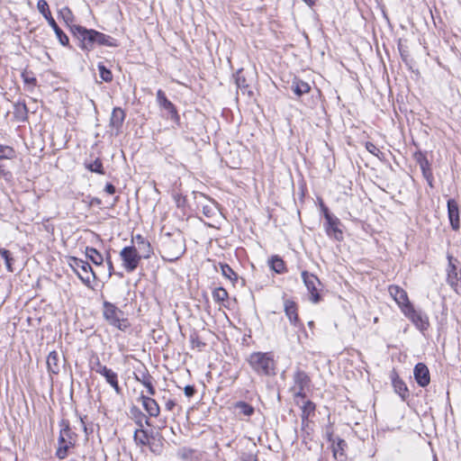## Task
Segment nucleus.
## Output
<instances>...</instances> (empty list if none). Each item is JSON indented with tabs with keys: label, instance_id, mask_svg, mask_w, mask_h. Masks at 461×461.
<instances>
[{
	"label": "nucleus",
	"instance_id": "nucleus-26",
	"mask_svg": "<svg viewBox=\"0 0 461 461\" xmlns=\"http://www.w3.org/2000/svg\"><path fill=\"white\" fill-rule=\"evenodd\" d=\"M86 256L95 265L100 266L104 262V257L102 256V254L94 248L86 247Z\"/></svg>",
	"mask_w": 461,
	"mask_h": 461
},
{
	"label": "nucleus",
	"instance_id": "nucleus-9",
	"mask_svg": "<svg viewBox=\"0 0 461 461\" xmlns=\"http://www.w3.org/2000/svg\"><path fill=\"white\" fill-rule=\"evenodd\" d=\"M420 330H425L429 327V319L426 314L417 311L412 304L402 312Z\"/></svg>",
	"mask_w": 461,
	"mask_h": 461
},
{
	"label": "nucleus",
	"instance_id": "nucleus-2",
	"mask_svg": "<svg viewBox=\"0 0 461 461\" xmlns=\"http://www.w3.org/2000/svg\"><path fill=\"white\" fill-rule=\"evenodd\" d=\"M73 32L81 40L83 48L86 50L92 49L95 43L99 45H112L109 36L95 30H87L82 26H74Z\"/></svg>",
	"mask_w": 461,
	"mask_h": 461
},
{
	"label": "nucleus",
	"instance_id": "nucleus-57",
	"mask_svg": "<svg viewBox=\"0 0 461 461\" xmlns=\"http://www.w3.org/2000/svg\"><path fill=\"white\" fill-rule=\"evenodd\" d=\"M433 461H438V459H437V457H436V456L434 457V460H433Z\"/></svg>",
	"mask_w": 461,
	"mask_h": 461
},
{
	"label": "nucleus",
	"instance_id": "nucleus-45",
	"mask_svg": "<svg viewBox=\"0 0 461 461\" xmlns=\"http://www.w3.org/2000/svg\"><path fill=\"white\" fill-rule=\"evenodd\" d=\"M105 192L109 194H113L115 193V187L112 184H107L105 185Z\"/></svg>",
	"mask_w": 461,
	"mask_h": 461
},
{
	"label": "nucleus",
	"instance_id": "nucleus-46",
	"mask_svg": "<svg viewBox=\"0 0 461 461\" xmlns=\"http://www.w3.org/2000/svg\"><path fill=\"white\" fill-rule=\"evenodd\" d=\"M185 202V198H183V197H181V196H179V197H177V198H176V197L175 196V203H176V205H177L178 207H180V206L184 205Z\"/></svg>",
	"mask_w": 461,
	"mask_h": 461
},
{
	"label": "nucleus",
	"instance_id": "nucleus-52",
	"mask_svg": "<svg viewBox=\"0 0 461 461\" xmlns=\"http://www.w3.org/2000/svg\"><path fill=\"white\" fill-rule=\"evenodd\" d=\"M25 81H26L27 83H35L36 79H35V78H33V77H32V78H25Z\"/></svg>",
	"mask_w": 461,
	"mask_h": 461
},
{
	"label": "nucleus",
	"instance_id": "nucleus-18",
	"mask_svg": "<svg viewBox=\"0 0 461 461\" xmlns=\"http://www.w3.org/2000/svg\"><path fill=\"white\" fill-rule=\"evenodd\" d=\"M311 379L308 375L301 370H298L294 375V386L296 389H305L309 387Z\"/></svg>",
	"mask_w": 461,
	"mask_h": 461
},
{
	"label": "nucleus",
	"instance_id": "nucleus-40",
	"mask_svg": "<svg viewBox=\"0 0 461 461\" xmlns=\"http://www.w3.org/2000/svg\"><path fill=\"white\" fill-rule=\"evenodd\" d=\"M315 405L311 401L305 402L303 407V418H307L312 412L314 411Z\"/></svg>",
	"mask_w": 461,
	"mask_h": 461
},
{
	"label": "nucleus",
	"instance_id": "nucleus-33",
	"mask_svg": "<svg viewBox=\"0 0 461 461\" xmlns=\"http://www.w3.org/2000/svg\"><path fill=\"white\" fill-rule=\"evenodd\" d=\"M14 150L9 146L0 144V159H11L14 157Z\"/></svg>",
	"mask_w": 461,
	"mask_h": 461
},
{
	"label": "nucleus",
	"instance_id": "nucleus-17",
	"mask_svg": "<svg viewBox=\"0 0 461 461\" xmlns=\"http://www.w3.org/2000/svg\"><path fill=\"white\" fill-rule=\"evenodd\" d=\"M140 400L143 408L150 416H157L159 413V407L156 401L145 395L144 392L141 393Z\"/></svg>",
	"mask_w": 461,
	"mask_h": 461
},
{
	"label": "nucleus",
	"instance_id": "nucleus-43",
	"mask_svg": "<svg viewBox=\"0 0 461 461\" xmlns=\"http://www.w3.org/2000/svg\"><path fill=\"white\" fill-rule=\"evenodd\" d=\"M184 392H185V394L190 398L194 395L195 390H194V387L193 385H186L184 387Z\"/></svg>",
	"mask_w": 461,
	"mask_h": 461
},
{
	"label": "nucleus",
	"instance_id": "nucleus-42",
	"mask_svg": "<svg viewBox=\"0 0 461 461\" xmlns=\"http://www.w3.org/2000/svg\"><path fill=\"white\" fill-rule=\"evenodd\" d=\"M241 461H258L257 455L253 452L243 453L240 456Z\"/></svg>",
	"mask_w": 461,
	"mask_h": 461
},
{
	"label": "nucleus",
	"instance_id": "nucleus-1",
	"mask_svg": "<svg viewBox=\"0 0 461 461\" xmlns=\"http://www.w3.org/2000/svg\"><path fill=\"white\" fill-rule=\"evenodd\" d=\"M248 362L258 375H271L275 374L276 362L270 352H254L249 355Z\"/></svg>",
	"mask_w": 461,
	"mask_h": 461
},
{
	"label": "nucleus",
	"instance_id": "nucleus-28",
	"mask_svg": "<svg viewBox=\"0 0 461 461\" xmlns=\"http://www.w3.org/2000/svg\"><path fill=\"white\" fill-rule=\"evenodd\" d=\"M50 25L54 30L55 34L60 44H62L63 46H68L69 42L68 37L61 31V29L58 26L54 19H50Z\"/></svg>",
	"mask_w": 461,
	"mask_h": 461
},
{
	"label": "nucleus",
	"instance_id": "nucleus-56",
	"mask_svg": "<svg viewBox=\"0 0 461 461\" xmlns=\"http://www.w3.org/2000/svg\"><path fill=\"white\" fill-rule=\"evenodd\" d=\"M312 324H313V322H312V321H310V322H309V325H310V326H312Z\"/></svg>",
	"mask_w": 461,
	"mask_h": 461
},
{
	"label": "nucleus",
	"instance_id": "nucleus-8",
	"mask_svg": "<svg viewBox=\"0 0 461 461\" xmlns=\"http://www.w3.org/2000/svg\"><path fill=\"white\" fill-rule=\"evenodd\" d=\"M322 210L326 220L325 230L327 235L337 240H341L343 239V232L339 228L340 221L336 216L330 214L327 207L322 206Z\"/></svg>",
	"mask_w": 461,
	"mask_h": 461
},
{
	"label": "nucleus",
	"instance_id": "nucleus-27",
	"mask_svg": "<svg viewBox=\"0 0 461 461\" xmlns=\"http://www.w3.org/2000/svg\"><path fill=\"white\" fill-rule=\"evenodd\" d=\"M136 379L140 381L146 388L148 394H154V388L151 382V377L146 373H140L135 375Z\"/></svg>",
	"mask_w": 461,
	"mask_h": 461
},
{
	"label": "nucleus",
	"instance_id": "nucleus-5",
	"mask_svg": "<svg viewBox=\"0 0 461 461\" xmlns=\"http://www.w3.org/2000/svg\"><path fill=\"white\" fill-rule=\"evenodd\" d=\"M447 282L451 288L461 294V270L458 269L459 261L451 255H447Z\"/></svg>",
	"mask_w": 461,
	"mask_h": 461
},
{
	"label": "nucleus",
	"instance_id": "nucleus-32",
	"mask_svg": "<svg viewBox=\"0 0 461 461\" xmlns=\"http://www.w3.org/2000/svg\"><path fill=\"white\" fill-rule=\"evenodd\" d=\"M59 17L68 24L70 25L74 21V16L68 7H63L59 12Z\"/></svg>",
	"mask_w": 461,
	"mask_h": 461
},
{
	"label": "nucleus",
	"instance_id": "nucleus-24",
	"mask_svg": "<svg viewBox=\"0 0 461 461\" xmlns=\"http://www.w3.org/2000/svg\"><path fill=\"white\" fill-rule=\"evenodd\" d=\"M14 117L20 121V122H24L27 120V117H28V110H27V107H26V104L24 103H16L14 104Z\"/></svg>",
	"mask_w": 461,
	"mask_h": 461
},
{
	"label": "nucleus",
	"instance_id": "nucleus-7",
	"mask_svg": "<svg viewBox=\"0 0 461 461\" xmlns=\"http://www.w3.org/2000/svg\"><path fill=\"white\" fill-rule=\"evenodd\" d=\"M92 370L104 376L107 384L114 389L117 394L122 393V388L118 382V375L114 371L108 368L106 366L102 365L98 359L93 364Z\"/></svg>",
	"mask_w": 461,
	"mask_h": 461
},
{
	"label": "nucleus",
	"instance_id": "nucleus-39",
	"mask_svg": "<svg viewBox=\"0 0 461 461\" xmlns=\"http://www.w3.org/2000/svg\"><path fill=\"white\" fill-rule=\"evenodd\" d=\"M157 99L160 105L164 106L166 109L171 108V103L167 99L163 91L158 90L157 93Z\"/></svg>",
	"mask_w": 461,
	"mask_h": 461
},
{
	"label": "nucleus",
	"instance_id": "nucleus-51",
	"mask_svg": "<svg viewBox=\"0 0 461 461\" xmlns=\"http://www.w3.org/2000/svg\"><path fill=\"white\" fill-rule=\"evenodd\" d=\"M307 5H312L315 3V0H303Z\"/></svg>",
	"mask_w": 461,
	"mask_h": 461
},
{
	"label": "nucleus",
	"instance_id": "nucleus-16",
	"mask_svg": "<svg viewBox=\"0 0 461 461\" xmlns=\"http://www.w3.org/2000/svg\"><path fill=\"white\" fill-rule=\"evenodd\" d=\"M447 212L448 218L451 223L453 230H458L460 227L459 222V210L458 204L454 199H449L447 201Z\"/></svg>",
	"mask_w": 461,
	"mask_h": 461
},
{
	"label": "nucleus",
	"instance_id": "nucleus-37",
	"mask_svg": "<svg viewBox=\"0 0 461 461\" xmlns=\"http://www.w3.org/2000/svg\"><path fill=\"white\" fill-rule=\"evenodd\" d=\"M86 167L92 171V172H95V173H98V174H104V171H103V164L101 162L100 159H95L94 162L88 164L86 166Z\"/></svg>",
	"mask_w": 461,
	"mask_h": 461
},
{
	"label": "nucleus",
	"instance_id": "nucleus-14",
	"mask_svg": "<svg viewBox=\"0 0 461 461\" xmlns=\"http://www.w3.org/2000/svg\"><path fill=\"white\" fill-rule=\"evenodd\" d=\"M69 433L70 430L68 425L60 430L59 438V447L56 452V455L59 459H64L68 455V448L73 446V443L66 438V437H69Z\"/></svg>",
	"mask_w": 461,
	"mask_h": 461
},
{
	"label": "nucleus",
	"instance_id": "nucleus-25",
	"mask_svg": "<svg viewBox=\"0 0 461 461\" xmlns=\"http://www.w3.org/2000/svg\"><path fill=\"white\" fill-rule=\"evenodd\" d=\"M333 457L338 459L339 456H344V451L347 447V443L344 439L337 438V440H333L331 443Z\"/></svg>",
	"mask_w": 461,
	"mask_h": 461
},
{
	"label": "nucleus",
	"instance_id": "nucleus-54",
	"mask_svg": "<svg viewBox=\"0 0 461 461\" xmlns=\"http://www.w3.org/2000/svg\"><path fill=\"white\" fill-rule=\"evenodd\" d=\"M0 174H4V170L2 169L1 166H0Z\"/></svg>",
	"mask_w": 461,
	"mask_h": 461
},
{
	"label": "nucleus",
	"instance_id": "nucleus-49",
	"mask_svg": "<svg viewBox=\"0 0 461 461\" xmlns=\"http://www.w3.org/2000/svg\"><path fill=\"white\" fill-rule=\"evenodd\" d=\"M327 438L330 443H333V440H337V438H333V434L330 431L327 432Z\"/></svg>",
	"mask_w": 461,
	"mask_h": 461
},
{
	"label": "nucleus",
	"instance_id": "nucleus-36",
	"mask_svg": "<svg viewBox=\"0 0 461 461\" xmlns=\"http://www.w3.org/2000/svg\"><path fill=\"white\" fill-rule=\"evenodd\" d=\"M365 146L368 152L377 157L378 158L381 159L384 157V153L374 143L367 141L366 142Z\"/></svg>",
	"mask_w": 461,
	"mask_h": 461
},
{
	"label": "nucleus",
	"instance_id": "nucleus-55",
	"mask_svg": "<svg viewBox=\"0 0 461 461\" xmlns=\"http://www.w3.org/2000/svg\"><path fill=\"white\" fill-rule=\"evenodd\" d=\"M374 321H375V322H377V321H378V318H377V317H376V318H375Z\"/></svg>",
	"mask_w": 461,
	"mask_h": 461
},
{
	"label": "nucleus",
	"instance_id": "nucleus-15",
	"mask_svg": "<svg viewBox=\"0 0 461 461\" xmlns=\"http://www.w3.org/2000/svg\"><path fill=\"white\" fill-rule=\"evenodd\" d=\"M414 377L419 385L425 387L429 384V372L426 365L418 363L414 367Z\"/></svg>",
	"mask_w": 461,
	"mask_h": 461
},
{
	"label": "nucleus",
	"instance_id": "nucleus-21",
	"mask_svg": "<svg viewBox=\"0 0 461 461\" xmlns=\"http://www.w3.org/2000/svg\"><path fill=\"white\" fill-rule=\"evenodd\" d=\"M292 91L297 95L301 96L304 94H307L311 90V86L308 83L300 80L298 78H294L292 82L291 86Z\"/></svg>",
	"mask_w": 461,
	"mask_h": 461
},
{
	"label": "nucleus",
	"instance_id": "nucleus-22",
	"mask_svg": "<svg viewBox=\"0 0 461 461\" xmlns=\"http://www.w3.org/2000/svg\"><path fill=\"white\" fill-rule=\"evenodd\" d=\"M47 366L50 372L58 374L60 370L59 357L56 351H51L47 357Z\"/></svg>",
	"mask_w": 461,
	"mask_h": 461
},
{
	"label": "nucleus",
	"instance_id": "nucleus-34",
	"mask_svg": "<svg viewBox=\"0 0 461 461\" xmlns=\"http://www.w3.org/2000/svg\"><path fill=\"white\" fill-rule=\"evenodd\" d=\"M221 274L228 279L234 281L237 279L236 273L227 264L221 265Z\"/></svg>",
	"mask_w": 461,
	"mask_h": 461
},
{
	"label": "nucleus",
	"instance_id": "nucleus-4",
	"mask_svg": "<svg viewBox=\"0 0 461 461\" xmlns=\"http://www.w3.org/2000/svg\"><path fill=\"white\" fill-rule=\"evenodd\" d=\"M68 264L79 279L86 285L90 286L92 282L95 279V275L89 263L83 259L71 257Z\"/></svg>",
	"mask_w": 461,
	"mask_h": 461
},
{
	"label": "nucleus",
	"instance_id": "nucleus-20",
	"mask_svg": "<svg viewBox=\"0 0 461 461\" xmlns=\"http://www.w3.org/2000/svg\"><path fill=\"white\" fill-rule=\"evenodd\" d=\"M145 420V422L148 423L147 420L143 417L141 420H140L138 421L139 423V426L140 427V429H137L134 432V440L137 444L139 445H141V446H145L147 444H149V435L147 434V432L142 429L143 428V424H142V420Z\"/></svg>",
	"mask_w": 461,
	"mask_h": 461
},
{
	"label": "nucleus",
	"instance_id": "nucleus-10",
	"mask_svg": "<svg viewBox=\"0 0 461 461\" xmlns=\"http://www.w3.org/2000/svg\"><path fill=\"white\" fill-rule=\"evenodd\" d=\"M302 277L307 290L311 294V301L314 303H317L320 301L318 287L321 285V282L319 278L307 271L302 272Z\"/></svg>",
	"mask_w": 461,
	"mask_h": 461
},
{
	"label": "nucleus",
	"instance_id": "nucleus-30",
	"mask_svg": "<svg viewBox=\"0 0 461 461\" xmlns=\"http://www.w3.org/2000/svg\"><path fill=\"white\" fill-rule=\"evenodd\" d=\"M0 256L4 258L8 272H14L13 264L14 258L11 252L5 249H0Z\"/></svg>",
	"mask_w": 461,
	"mask_h": 461
},
{
	"label": "nucleus",
	"instance_id": "nucleus-31",
	"mask_svg": "<svg viewBox=\"0 0 461 461\" xmlns=\"http://www.w3.org/2000/svg\"><path fill=\"white\" fill-rule=\"evenodd\" d=\"M270 267L275 272L278 274L283 273L285 268L284 261L278 257H273L271 258Z\"/></svg>",
	"mask_w": 461,
	"mask_h": 461
},
{
	"label": "nucleus",
	"instance_id": "nucleus-12",
	"mask_svg": "<svg viewBox=\"0 0 461 461\" xmlns=\"http://www.w3.org/2000/svg\"><path fill=\"white\" fill-rule=\"evenodd\" d=\"M124 120V111L120 107L113 108L109 123L111 134L117 136L120 133Z\"/></svg>",
	"mask_w": 461,
	"mask_h": 461
},
{
	"label": "nucleus",
	"instance_id": "nucleus-23",
	"mask_svg": "<svg viewBox=\"0 0 461 461\" xmlns=\"http://www.w3.org/2000/svg\"><path fill=\"white\" fill-rule=\"evenodd\" d=\"M234 409L239 416L250 417L254 413V408L245 402H238L234 405Z\"/></svg>",
	"mask_w": 461,
	"mask_h": 461
},
{
	"label": "nucleus",
	"instance_id": "nucleus-6",
	"mask_svg": "<svg viewBox=\"0 0 461 461\" xmlns=\"http://www.w3.org/2000/svg\"><path fill=\"white\" fill-rule=\"evenodd\" d=\"M120 258L122 262V267L128 272H133L139 266L141 258H143L135 247H125L120 252Z\"/></svg>",
	"mask_w": 461,
	"mask_h": 461
},
{
	"label": "nucleus",
	"instance_id": "nucleus-50",
	"mask_svg": "<svg viewBox=\"0 0 461 461\" xmlns=\"http://www.w3.org/2000/svg\"><path fill=\"white\" fill-rule=\"evenodd\" d=\"M44 18L48 21L50 23V19H53V17L50 14V12H49V14H43Z\"/></svg>",
	"mask_w": 461,
	"mask_h": 461
},
{
	"label": "nucleus",
	"instance_id": "nucleus-44",
	"mask_svg": "<svg viewBox=\"0 0 461 461\" xmlns=\"http://www.w3.org/2000/svg\"><path fill=\"white\" fill-rule=\"evenodd\" d=\"M292 390H293L294 395L295 397H301V398L305 397V393H304L305 389H296L295 387H293Z\"/></svg>",
	"mask_w": 461,
	"mask_h": 461
},
{
	"label": "nucleus",
	"instance_id": "nucleus-19",
	"mask_svg": "<svg viewBox=\"0 0 461 461\" xmlns=\"http://www.w3.org/2000/svg\"><path fill=\"white\" fill-rule=\"evenodd\" d=\"M284 306L285 314L288 317L290 322L294 325H296L298 322V314L295 303L290 300H285Z\"/></svg>",
	"mask_w": 461,
	"mask_h": 461
},
{
	"label": "nucleus",
	"instance_id": "nucleus-53",
	"mask_svg": "<svg viewBox=\"0 0 461 461\" xmlns=\"http://www.w3.org/2000/svg\"><path fill=\"white\" fill-rule=\"evenodd\" d=\"M180 254H183L185 252V244L182 242L181 248H180Z\"/></svg>",
	"mask_w": 461,
	"mask_h": 461
},
{
	"label": "nucleus",
	"instance_id": "nucleus-11",
	"mask_svg": "<svg viewBox=\"0 0 461 461\" xmlns=\"http://www.w3.org/2000/svg\"><path fill=\"white\" fill-rule=\"evenodd\" d=\"M388 292L402 312L411 304L407 293L400 286L393 285H390L388 287Z\"/></svg>",
	"mask_w": 461,
	"mask_h": 461
},
{
	"label": "nucleus",
	"instance_id": "nucleus-41",
	"mask_svg": "<svg viewBox=\"0 0 461 461\" xmlns=\"http://www.w3.org/2000/svg\"><path fill=\"white\" fill-rule=\"evenodd\" d=\"M39 12L43 14H49V5L45 0H39L37 3Z\"/></svg>",
	"mask_w": 461,
	"mask_h": 461
},
{
	"label": "nucleus",
	"instance_id": "nucleus-13",
	"mask_svg": "<svg viewBox=\"0 0 461 461\" xmlns=\"http://www.w3.org/2000/svg\"><path fill=\"white\" fill-rule=\"evenodd\" d=\"M133 245L137 249V252L140 254L143 258H149L152 253L151 246L149 241L140 234H137L132 237L131 240Z\"/></svg>",
	"mask_w": 461,
	"mask_h": 461
},
{
	"label": "nucleus",
	"instance_id": "nucleus-3",
	"mask_svg": "<svg viewBox=\"0 0 461 461\" xmlns=\"http://www.w3.org/2000/svg\"><path fill=\"white\" fill-rule=\"evenodd\" d=\"M103 315L105 321L112 326L125 330L130 327V322L124 317V313L113 303L104 302L103 305Z\"/></svg>",
	"mask_w": 461,
	"mask_h": 461
},
{
	"label": "nucleus",
	"instance_id": "nucleus-29",
	"mask_svg": "<svg viewBox=\"0 0 461 461\" xmlns=\"http://www.w3.org/2000/svg\"><path fill=\"white\" fill-rule=\"evenodd\" d=\"M393 386L396 393H398L402 399L408 395V389L401 379L398 377L393 378Z\"/></svg>",
	"mask_w": 461,
	"mask_h": 461
},
{
	"label": "nucleus",
	"instance_id": "nucleus-38",
	"mask_svg": "<svg viewBox=\"0 0 461 461\" xmlns=\"http://www.w3.org/2000/svg\"><path fill=\"white\" fill-rule=\"evenodd\" d=\"M213 298L218 302H223L228 297V293L224 288L219 287L213 291Z\"/></svg>",
	"mask_w": 461,
	"mask_h": 461
},
{
	"label": "nucleus",
	"instance_id": "nucleus-35",
	"mask_svg": "<svg viewBox=\"0 0 461 461\" xmlns=\"http://www.w3.org/2000/svg\"><path fill=\"white\" fill-rule=\"evenodd\" d=\"M98 70L101 78L105 82H111L113 80L112 72L107 69L103 64L98 65Z\"/></svg>",
	"mask_w": 461,
	"mask_h": 461
},
{
	"label": "nucleus",
	"instance_id": "nucleus-47",
	"mask_svg": "<svg viewBox=\"0 0 461 461\" xmlns=\"http://www.w3.org/2000/svg\"><path fill=\"white\" fill-rule=\"evenodd\" d=\"M236 83H237V86L239 87H245L246 85H245V79L244 78H241L240 77H238L237 79H236Z\"/></svg>",
	"mask_w": 461,
	"mask_h": 461
},
{
	"label": "nucleus",
	"instance_id": "nucleus-48",
	"mask_svg": "<svg viewBox=\"0 0 461 461\" xmlns=\"http://www.w3.org/2000/svg\"><path fill=\"white\" fill-rule=\"evenodd\" d=\"M106 262H107V265H108L109 275L112 276V274L113 272V263H112L110 258H106Z\"/></svg>",
	"mask_w": 461,
	"mask_h": 461
}]
</instances>
